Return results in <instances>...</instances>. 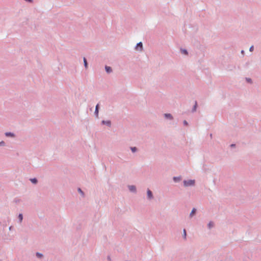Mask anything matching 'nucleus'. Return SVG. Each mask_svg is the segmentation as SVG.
<instances>
[{"label": "nucleus", "mask_w": 261, "mask_h": 261, "mask_svg": "<svg viewBox=\"0 0 261 261\" xmlns=\"http://www.w3.org/2000/svg\"><path fill=\"white\" fill-rule=\"evenodd\" d=\"M165 116L167 118H170V119H172V116L171 115V114H165Z\"/></svg>", "instance_id": "nucleus-6"}, {"label": "nucleus", "mask_w": 261, "mask_h": 261, "mask_svg": "<svg viewBox=\"0 0 261 261\" xmlns=\"http://www.w3.org/2000/svg\"><path fill=\"white\" fill-rule=\"evenodd\" d=\"M0 144H4V142H2L1 143H0Z\"/></svg>", "instance_id": "nucleus-26"}, {"label": "nucleus", "mask_w": 261, "mask_h": 261, "mask_svg": "<svg viewBox=\"0 0 261 261\" xmlns=\"http://www.w3.org/2000/svg\"><path fill=\"white\" fill-rule=\"evenodd\" d=\"M147 196L148 198L151 199L152 198V194L150 190H147Z\"/></svg>", "instance_id": "nucleus-3"}, {"label": "nucleus", "mask_w": 261, "mask_h": 261, "mask_svg": "<svg viewBox=\"0 0 261 261\" xmlns=\"http://www.w3.org/2000/svg\"><path fill=\"white\" fill-rule=\"evenodd\" d=\"M196 106H197V102H195V105L194 106V111H195V110H196Z\"/></svg>", "instance_id": "nucleus-21"}, {"label": "nucleus", "mask_w": 261, "mask_h": 261, "mask_svg": "<svg viewBox=\"0 0 261 261\" xmlns=\"http://www.w3.org/2000/svg\"><path fill=\"white\" fill-rule=\"evenodd\" d=\"M129 189L130 191L134 192L136 191V187L134 186H129Z\"/></svg>", "instance_id": "nucleus-4"}, {"label": "nucleus", "mask_w": 261, "mask_h": 261, "mask_svg": "<svg viewBox=\"0 0 261 261\" xmlns=\"http://www.w3.org/2000/svg\"><path fill=\"white\" fill-rule=\"evenodd\" d=\"M18 218L20 220V222L22 221V218H23V216H22V214H19V216H18Z\"/></svg>", "instance_id": "nucleus-9"}, {"label": "nucleus", "mask_w": 261, "mask_h": 261, "mask_svg": "<svg viewBox=\"0 0 261 261\" xmlns=\"http://www.w3.org/2000/svg\"><path fill=\"white\" fill-rule=\"evenodd\" d=\"M131 149L133 152H135L136 150V147H132Z\"/></svg>", "instance_id": "nucleus-16"}, {"label": "nucleus", "mask_w": 261, "mask_h": 261, "mask_svg": "<svg viewBox=\"0 0 261 261\" xmlns=\"http://www.w3.org/2000/svg\"><path fill=\"white\" fill-rule=\"evenodd\" d=\"M184 235L185 238H186V231L185 229L184 230Z\"/></svg>", "instance_id": "nucleus-19"}, {"label": "nucleus", "mask_w": 261, "mask_h": 261, "mask_svg": "<svg viewBox=\"0 0 261 261\" xmlns=\"http://www.w3.org/2000/svg\"><path fill=\"white\" fill-rule=\"evenodd\" d=\"M250 80H251L250 79H247V81L248 82H250Z\"/></svg>", "instance_id": "nucleus-25"}, {"label": "nucleus", "mask_w": 261, "mask_h": 261, "mask_svg": "<svg viewBox=\"0 0 261 261\" xmlns=\"http://www.w3.org/2000/svg\"><path fill=\"white\" fill-rule=\"evenodd\" d=\"M102 123L103 124H106L107 125H110L111 123H110V121H102Z\"/></svg>", "instance_id": "nucleus-13"}, {"label": "nucleus", "mask_w": 261, "mask_h": 261, "mask_svg": "<svg viewBox=\"0 0 261 261\" xmlns=\"http://www.w3.org/2000/svg\"><path fill=\"white\" fill-rule=\"evenodd\" d=\"M31 181L34 184L37 183V180L36 178H32L31 179Z\"/></svg>", "instance_id": "nucleus-11"}, {"label": "nucleus", "mask_w": 261, "mask_h": 261, "mask_svg": "<svg viewBox=\"0 0 261 261\" xmlns=\"http://www.w3.org/2000/svg\"><path fill=\"white\" fill-rule=\"evenodd\" d=\"M105 68H106V70L107 72H108V73H109V72L112 71V69H111L110 67L106 66Z\"/></svg>", "instance_id": "nucleus-5"}, {"label": "nucleus", "mask_w": 261, "mask_h": 261, "mask_svg": "<svg viewBox=\"0 0 261 261\" xmlns=\"http://www.w3.org/2000/svg\"><path fill=\"white\" fill-rule=\"evenodd\" d=\"M184 185L185 186H192L195 183V181L194 180H189L188 181L185 180L184 181Z\"/></svg>", "instance_id": "nucleus-1"}, {"label": "nucleus", "mask_w": 261, "mask_h": 261, "mask_svg": "<svg viewBox=\"0 0 261 261\" xmlns=\"http://www.w3.org/2000/svg\"><path fill=\"white\" fill-rule=\"evenodd\" d=\"M184 123L185 124V125H187V122L186 121H184Z\"/></svg>", "instance_id": "nucleus-22"}, {"label": "nucleus", "mask_w": 261, "mask_h": 261, "mask_svg": "<svg viewBox=\"0 0 261 261\" xmlns=\"http://www.w3.org/2000/svg\"><path fill=\"white\" fill-rule=\"evenodd\" d=\"M140 48V50H142L143 49V45L142 42H139L137 44L136 46V49H138V48Z\"/></svg>", "instance_id": "nucleus-2"}, {"label": "nucleus", "mask_w": 261, "mask_h": 261, "mask_svg": "<svg viewBox=\"0 0 261 261\" xmlns=\"http://www.w3.org/2000/svg\"><path fill=\"white\" fill-rule=\"evenodd\" d=\"M84 65L86 68L87 67V62L85 58H84Z\"/></svg>", "instance_id": "nucleus-10"}, {"label": "nucleus", "mask_w": 261, "mask_h": 261, "mask_svg": "<svg viewBox=\"0 0 261 261\" xmlns=\"http://www.w3.org/2000/svg\"><path fill=\"white\" fill-rule=\"evenodd\" d=\"M98 104H97L96 105V108H95V113L96 114V115L98 114Z\"/></svg>", "instance_id": "nucleus-12"}, {"label": "nucleus", "mask_w": 261, "mask_h": 261, "mask_svg": "<svg viewBox=\"0 0 261 261\" xmlns=\"http://www.w3.org/2000/svg\"><path fill=\"white\" fill-rule=\"evenodd\" d=\"M174 180L175 181H176V180H177V178H176V177H174Z\"/></svg>", "instance_id": "nucleus-24"}, {"label": "nucleus", "mask_w": 261, "mask_h": 261, "mask_svg": "<svg viewBox=\"0 0 261 261\" xmlns=\"http://www.w3.org/2000/svg\"><path fill=\"white\" fill-rule=\"evenodd\" d=\"M174 180L175 181H176V180H177V178H176V177H174Z\"/></svg>", "instance_id": "nucleus-23"}, {"label": "nucleus", "mask_w": 261, "mask_h": 261, "mask_svg": "<svg viewBox=\"0 0 261 261\" xmlns=\"http://www.w3.org/2000/svg\"><path fill=\"white\" fill-rule=\"evenodd\" d=\"M253 48H254V47H253V46H251L250 47V49H249L250 51H253Z\"/></svg>", "instance_id": "nucleus-18"}, {"label": "nucleus", "mask_w": 261, "mask_h": 261, "mask_svg": "<svg viewBox=\"0 0 261 261\" xmlns=\"http://www.w3.org/2000/svg\"><path fill=\"white\" fill-rule=\"evenodd\" d=\"M213 225H214V224L212 222H210L209 224H208V226H209L210 228H211Z\"/></svg>", "instance_id": "nucleus-15"}, {"label": "nucleus", "mask_w": 261, "mask_h": 261, "mask_svg": "<svg viewBox=\"0 0 261 261\" xmlns=\"http://www.w3.org/2000/svg\"><path fill=\"white\" fill-rule=\"evenodd\" d=\"M196 212V209L195 208H193L190 214V216L192 217L193 215H194V214Z\"/></svg>", "instance_id": "nucleus-7"}, {"label": "nucleus", "mask_w": 261, "mask_h": 261, "mask_svg": "<svg viewBox=\"0 0 261 261\" xmlns=\"http://www.w3.org/2000/svg\"><path fill=\"white\" fill-rule=\"evenodd\" d=\"M36 255L39 257H41L42 256V254H40L39 253H37Z\"/></svg>", "instance_id": "nucleus-17"}, {"label": "nucleus", "mask_w": 261, "mask_h": 261, "mask_svg": "<svg viewBox=\"0 0 261 261\" xmlns=\"http://www.w3.org/2000/svg\"><path fill=\"white\" fill-rule=\"evenodd\" d=\"M6 136H10V137H13L14 136V135L11 133H6Z\"/></svg>", "instance_id": "nucleus-8"}, {"label": "nucleus", "mask_w": 261, "mask_h": 261, "mask_svg": "<svg viewBox=\"0 0 261 261\" xmlns=\"http://www.w3.org/2000/svg\"><path fill=\"white\" fill-rule=\"evenodd\" d=\"M181 51L182 53H183L185 55H187L188 54L187 51L185 49H181Z\"/></svg>", "instance_id": "nucleus-14"}, {"label": "nucleus", "mask_w": 261, "mask_h": 261, "mask_svg": "<svg viewBox=\"0 0 261 261\" xmlns=\"http://www.w3.org/2000/svg\"><path fill=\"white\" fill-rule=\"evenodd\" d=\"M78 191L80 193H81L82 194H83V192L82 191L81 189H78Z\"/></svg>", "instance_id": "nucleus-20"}]
</instances>
